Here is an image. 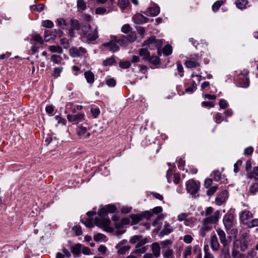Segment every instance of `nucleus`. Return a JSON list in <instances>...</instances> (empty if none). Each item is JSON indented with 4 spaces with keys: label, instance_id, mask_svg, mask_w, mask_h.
<instances>
[{
    "label": "nucleus",
    "instance_id": "1",
    "mask_svg": "<svg viewBox=\"0 0 258 258\" xmlns=\"http://www.w3.org/2000/svg\"><path fill=\"white\" fill-rule=\"evenodd\" d=\"M252 239V238L248 232L240 231L239 238L234 241L233 245L235 247L239 248L241 251L244 252L249 246L252 245L251 243Z\"/></svg>",
    "mask_w": 258,
    "mask_h": 258
},
{
    "label": "nucleus",
    "instance_id": "2",
    "mask_svg": "<svg viewBox=\"0 0 258 258\" xmlns=\"http://www.w3.org/2000/svg\"><path fill=\"white\" fill-rule=\"evenodd\" d=\"M82 31L81 37L83 39H85L89 43L96 40L98 38L97 27L94 30H92L90 25L87 24L84 26Z\"/></svg>",
    "mask_w": 258,
    "mask_h": 258
},
{
    "label": "nucleus",
    "instance_id": "3",
    "mask_svg": "<svg viewBox=\"0 0 258 258\" xmlns=\"http://www.w3.org/2000/svg\"><path fill=\"white\" fill-rule=\"evenodd\" d=\"M205 216L204 220L206 224H216L220 218V211L217 210L214 212L212 207H208L205 210Z\"/></svg>",
    "mask_w": 258,
    "mask_h": 258
},
{
    "label": "nucleus",
    "instance_id": "4",
    "mask_svg": "<svg viewBox=\"0 0 258 258\" xmlns=\"http://www.w3.org/2000/svg\"><path fill=\"white\" fill-rule=\"evenodd\" d=\"M101 219L96 217L94 219V222L96 226L101 228L104 231L107 232H112L113 228L110 226V220L105 217H101Z\"/></svg>",
    "mask_w": 258,
    "mask_h": 258
},
{
    "label": "nucleus",
    "instance_id": "5",
    "mask_svg": "<svg viewBox=\"0 0 258 258\" xmlns=\"http://www.w3.org/2000/svg\"><path fill=\"white\" fill-rule=\"evenodd\" d=\"M200 187V183L198 181L190 179L186 182L187 191L194 197H195Z\"/></svg>",
    "mask_w": 258,
    "mask_h": 258
},
{
    "label": "nucleus",
    "instance_id": "6",
    "mask_svg": "<svg viewBox=\"0 0 258 258\" xmlns=\"http://www.w3.org/2000/svg\"><path fill=\"white\" fill-rule=\"evenodd\" d=\"M163 42L161 39H156L155 36L150 37L149 39L144 42L143 46L148 45L149 47H154L159 50L162 46ZM158 55H161L160 50L158 51Z\"/></svg>",
    "mask_w": 258,
    "mask_h": 258
},
{
    "label": "nucleus",
    "instance_id": "7",
    "mask_svg": "<svg viewBox=\"0 0 258 258\" xmlns=\"http://www.w3.org/2000/svg\"><path fill=\"white\" fill-rule=\"evenodd\" d=\"M68 121L74 124H77L80 122H83L85 119V114L84 113H79L78 114H71L67 115Z\"/></svg>",
    "mask_w": 258,
    "mask_h": 258
},
{
    "label": "nucleus",
    "instance_id": "8",
    "mask_svg": "<svg viewBox=\"0 0 258 258\" xmlns=\"http://www.w3.org/2000/svg\"><path fill=\"white\" fill-rule=\"evenodd\" d=\"M239 218L241 223L247 227L253 218V214L249 211L244 210L240 213Z\"/></svg>",
    "mask_w": 258,
    "mask_h": 258
},
{
    "label": "nucleus",
    "instance_id": "9",
    "mask_svg": "<svg viewBox=\"0 0 258 258\" xmlns=\"http://www.w3.org/2000/svg\"><path fill=\"white\" fill-rule=\"evenodd\" d=\"M216 232L219 236L220 242L223 246V248H226L229 247L230 241H228L227 239L225 232L222 229L218 228L216 229Z\"/></svg>",
    "mask_w": 258,
    "mask_h": 258
},
{
    "label": "nucleus",
    "instance_id": "10",
    "mask_svg": "<svg viewBox=\"0 0 258 258\" xmlns=\"http://www.w3.org/2000/svg\"><path fill=\"white\" fill-rule=\"evenodd\" d=\"M116 210V208L113 205H108L100 209L98 212L100 217H105L108 213H113Z\"/></svg>",
    "mask_w": 258,
    "mask_h": 258
},
{
    "label": "nucleus",
    "instance_id": "11",
    "mask_svg": "<svg viewBox=\"0 0 258 258\" xmlns=\"http://www.w3.org/2000/svg\"><path fill=\"white\" fill-rule=\"evenodd\" d=\"M153 7L148 8L144 12L146 15L150 17H155L160 13V8L155 3H153Z\"/></svg>",
    "mask_w": 258,
    "mask_h": 258
},
{
    "label": "nucleus",
    "instance_id": "12",
    "mask_svg": "<svg viewBox=\"0 0 258 258\" xmlns=\"http://www.w3.org/2000/svg\"><path fill=\"white\" fill-rule=\"evenodd\" d=\"M223 222L226 230H230L233 225V217L230 214H226L223 219Z\"/></svg>",
    "mask_w": 258,
    "mask_h": 258
},
{
    "label": "nucleus",
    "instance_id": "13",
    "mask_svg": "<svg viewBox=\"0 0 258 258\" xmlns=\"http://www.w3.org/2000/svg\"><path fill=\"white\" fill-rule=\"evenodd\" d=\"M210 244L211 248L213 251H218L219 250L220 244L215 234L211 236Z\"/></svg>",
    "mask_w": 258,
    "mask_h": 258
},
{
    "label": "nucleus",
    "instance_id": "14",
    "mask_svg": "<svg viewBox=\"0 0 258 258\" xmlns=\"http://www.w3.org/2000/svg\"><path fill=\"white\" fill-rule=\"evenodd\" d=\"M88 128L89 127L87 123L85 124V126H80L77 131L78 135L85 139L88 138L90 136V134L87 132Z\"/></svg>",
    "mask_w": 258,
    "mask_h": 258
},
{
    "label": "nucleus",
    "instance_id": "15",
    "mask_svg": "<svg viewBox=\"0 0 258 258\" xmlns=\"http://www.w3.org/2000/svg\"><path fill=\"white\" fill-rule=\"evenodd\" d=\"M71 28L69 30V35L71 37H73L74 36V31L78 30L80 28L78 21L75 19H71Z\"/></svg>",
    "mask_w": 258,
    "mask_h": 258
},
{
    "label": "nucleus",
    "instance_id": "16",
    "mask_svg": "<svg viewBox=\"0 0 258 258\" xmlns=\"http://www.w3.org/2000/svg\"><path fill=\"white\" fill-rule=\"evenodd\" d=\"M133 20L135 23L137 24H142L147 23L149 19L147 17H145L142 14L137 13L134 16Z\"/></svg>",
    "mask_w": 258,
    "mask_h": 258
},
{
    "label": "nucleus",
    "instance_id": "17",
    "mask_svg": "<svg viewBox=\"0 0 258 258\" xmlns=\"http://www.w3.org/2000/svg\"><path fill=\"white\" fill-rule=\"evenodd\" d=\"M227 198V191L226 190H223L216 198V204L218 206H221L226 201Z\"/></svg>",
    "mask_w": 258,
    "mask_h": 258
},
{
    "label": "nucleus",
    "instance_id": "18",
    "mask_svg": "<svg viewBox=\"0 0 258 258\" xmlns=\"http://www.w3.org/2000/svg\"><path fill=\"white\" fill-rule=\"evenodd\" d=\"M117 41L111 40L108 42L103 44V46L109 48V50L115 52L119 49V46Z\"/></svg>",
    "mask_w": 258,
    "mask_h": 258
},
{
    "label": "nucleus",
    "instance_id": "19",
    "mask_svg": "<svg viewBox=\"0 0 258 258\" xmlns=\"http://www.w3.org/2000/svg\"><path fill=\"white\" fill-rule=\"evenodd\" d=\"M173 228L170 226L169 223L165 222V224L162 230L160 231V235L163 236L164 235H168L173 232Z\"/></svg>",
    "mask_w": 258,
    "mask_h": 258
},
{
    "label": "nucleus",
    "instance_id": "20",
    "mask_svg": "<svg viewBox=\"0 0 258 258\" xmlns=\"http://www.w3.org/2000/svg\"><path fill=\"white\" fill-rule=\"evenodd\" d=\"M151 249L154 256L157 258L160 255V247L159 243L154 242L151 246Z\"/></svg>",
    "mask_w": 258,
    "mask_h": 258
},
{
    "label": "nucleus",
    "instance_id": "21",
    "mask_svg": "<svg viewBox=\"0 0 258 258\" xmlns=\"http://www.w3.org/2000/svg\"><path fill=\"white\" fill-rule=\"evenodd\" d=\"M239 84L243 88H247L249 84V81L247 76L241 75L239 78Z\"/></svg>",
    "mask_w": 258,
    "mask_h": 258
},
{
    "label": "nucleus",
    "instance_id": "22",
    "mask_svg": "<svg viewBox=\"0 0 258 258\" xmlns=\"http://www.w3.org/2000/svg\"><path fill=\"white\" fill-rule=\"evenodd\" d=\"M115 248L117 249L118 254L123 255L130 249L131 246L129 245L120 246V245H116Z\"/></svg>",
    "mask_w": 258,
    "mask_h": 258
},
{
    "label": "nucleus",
    "instance_id": "23",
    "mask_svg": "<svg viewBox=\"0 0 258 258\" xmlns=\"http://www.w3.org/2000/svg\"><path fill=\"white\" fill-rule=\"evenodd\" d=\"M247 177L249 178L258 179V166L254 167L252 171L248 172Z\"/></svg>",
    "mask_w": 258,
    "mask_h": 258
},
{
    "label": "nucleus",
    "instance_id": "24",
    "mask_svg": "<svg viewBox=\"0 0 258 258\" xmlns=\"http://www.w3.org/2000/svg\"><path fill=\"white\" fill-rule=\"evenodd\" d=\"M124 225L122 223L121 220L120 221H118L115 222V227L117 230V233L118 235L122 234L124 233L125 231V230H123L122 228Z\"/></svg>",
    "mask_w": 258,
    "mask_h": 258
},
{
    "label": "nucleus",
    "instance_id": "25",
    "mask_svg": "<svg viewBox=\"0 0 258 258\" xmlns=\"http://www.w3.org/2000/svg\"><path fill=\"white\" fill-rule=\"evenodd\" d=\"M238 248L235 247L233 245L232 251H231V255L232 258H243L244 254L240 253L239 250H237Z\"/></svg>",
    "mask_w": 258,
    "mask_h": 258
},
{
    "label": "nucleus",
    "instance_id": "26",
    "mask_svg": "<svg viewBox=\"0 0 258 258\" xmlns=\"http://www.w3.org/2000/svg\"><path fill=\"white\" fill-rule=\"evenodd\" d=\"M139 54L145 60H148L150 55V53L146 48H141L139 50Z\"/></svg>",
    "mask_w": 258,
    "mask_h": 258
},
{
    "label": "nucleus",
    "instance_id": "27",
    "mask_svg": "<svg viewBox=\"0 0 258 258\" xmlns=\"http://www.w3.org/2000/svg\"><path fill=\"white\" fill-rule=\"evenodd\" d=\"M84 75L88 83L92 84L94 82V75L91 71L86 72Z\"/></svg>",
    "mask_w": 258,
    "mask_h": 258
},
{
    "label": "nucleus",
    "instance_id": "28",
    "mask_svg": "<svg viewBox=\"0 0 258 258\" xmlns=\"http://www.w3.org/2000/svg\"><path fill=\"white\" fill-rule=\"evenodd\" d=\"M82 249V244L78 243L71 247V251L75 254L80 253Z\"/></svg>",
    "mask_w": 258,
    "mask_h": 258
},
{
    "label": "nucleus",
    "instance_id": "29",
    "mask_svg": "<svg viewBox=\"0 0 258 258\" xmlns=\"http://www.w3.org/2000/svg\"><path fill=\"white\" fill-rule=\"evenodd\" d=\"M49 50L53 53L61 54L62 53V49L59 45H51L48 47Z\"/></svg>",
    "mask_w": 258,
    "mask_h": 258
},
{
    "label": "nucleus",
    "instance_id": "30",
    "mask_svg": "<svg viewBox=\"0 0 258 258\" xmlns=\"http://www.w3.org/2000/svg\"><path fill=\"white\" fill-rule=\"evenodd\" d=\"M70 54L73 57H76L81 55V53L79 52L78 48L76 47H72L70 49Z\"/></svg>",
    "mask_w": 258,
    "mask_h": 258
},
{
    "label": "nucleus",
    "instance_id": "31",
    "mask_svg": "<svg viewBox=\"0 0 258 258\" xmlns=\"http://www.w3.org/2000/svg\"><path fill=\"white\" fill-rule=\"evenodd\" d=\"M63 34V32L60 30H54L50 34L51 38L54 39L56 37H60Z\"/></svg>",
    "mask_w": 258,
    "mask_h": 258
},
{
    "label": "nucleus",
    "instance_id": "32",
    "mask_svg": "<svg viewBox=\"0 0 258 258\" xmlns=\"http://www.w3.org/2000/svg\"><path fill=\"white\" fill-rule=\"evenodd\" d=\"M185 64L188 68H195L199 66L196 61L190 60L186 61Z\"/></svg>",
    "mask_w": 258,
    "mask_h": 258
},
{
    "label": "nucleus",
    "instance_id": "33",
    "mask_svg": "<svg viewBox=\"0 0 258 258\" xmlns=\"http://www.w3.org/2000/svg\"><path fill=\"white\" fill-rule=\"evenodd\" d=\"M130 218L132 220V224H136L140 222L142 219L141 215H131Z\"/></svg>",
    "mask_w": 258,
    "mask_h": 258
},
{
    "label": "nucleus",
    "instance_id": "34",
    "mask_svg": "<svg viewBox=\"0 0 258 258\" xmlns=\"http://www.w3.org/2000/svg\"><path fill=\"white\" fill-rule=\"evenodd\" d=\"M173 250L172 249L166 250L163 253L164 258H174Z\"/></svg>",
    "mask_w": 258,
    "mask_h": 258
},
{
    "label": "nucleus",
    "instance_id": "35",
    "mask_svg": "<svg viewBox=\"0 0 258 258\" xmlns=\"http://www.w3.org/2000/svg\"><path fill=\"white\" fill-rule=\"evenodd\" d=\"M249 191L253 195L258 192V182H254L250 185Z\"/></svg>",
    "mask_w": 258,
    "mask_h": 258
},
{
    "label": "nucleus",
    "instance_id": "36",
    "mask_svg": "<svg viewBox=\"0 0 258 258\" xmlns=\"http://www.w3.org/2000/svg\"><path fill=\"white\" fill-rule=\"evenodd\" d=\"M57 25L61 29H64L68 25L66 21L63 18H58L57 19Z\"/></svg>",
    "mask_w": 258,
    "mask_h": 258
},
{
    "label": "nucleus",
    "instance_id": "37",
    "mask_svg": "<svg viewBox=\"0 0 258 258\" xmlns=\"http://www.w3.org/2000/svg\"><path fill=\"white\" fill-rule=\"evenodd\" d=\"M172 48L170 45H165L163 48V53L165 55H169L171 54Z\"/></svg>",
    "mask_w": 258,
    "mask_h": 258
},
{
    "label": "nucleus",
    "instance_id": "38",
    "mask_svg": "<svg viewBox=\"0 0 258 258\" xmlns=\"http://www.w3.org/2000/svg\"><path fill=\"white\" fill-rule=\"evenodd\" d=\"M247 4V0H237L236 3L237 7L240 9L245 8Z\"/></svg>",
    "mask_w": 258,
    "mask_h": 258
},
{
    "label": "nucleus",
    "instance_id": "39",
    "mask_svg": "<svg viewBox=\"0 0 258 258\" xmlns=\"http://www.w3.org/2000/svg\"><path fill=\"white\" fill-rule=\"evenodd\" d=\"M126 37L127 40L130 43L134 42L137 39L135 32H131Z\"/></svg>",
    "mask_w": 258,
    "mask_h": 258
},
{
    "label": "nucleus",
    "instance_id": "40",
    "mask_svg": "<svg viewBox=\"0 0 258 258\" xmlns=\"http://www.w3.org/2000/svg\"><path fill=\"white\" fill-rule=\"evenodd\" d=\"M150 63L154 64L157 65L159 63L160 60L159 57H158L156 56H149V58L148 59V60Z\"/></svg>",
    "mask_w": 258,
    "mask_h": 258
},
{
    "label": "nucleus",
    "instance_id": "41",
    "mask_svg": "<svg viewBox=\"0 0 258 258\" xmlns=\"http://www.w3.org/2000/svg\"><path fill=\"white\" fill-rule=\"evenodd\" d=\"M256 226H258V218H252L247 227L252 228Z\"/></svg>",
    "mask_w": 258,
    "mask_h": 258
},
{
    "label": "nucleus",
    "instance_id": "42",
    "mask_svg": "<svg viewBox=\"0 0 258 258\" xmlns=\"http://www.w3.org/2000/svg\"><path fill=\"white\" fill-rule=\"evenodd\" d=\"M117 42L121 45H125L128 43L126 36L124 35L121 36Z\"/></svg>",
    "mask_w": 258,
    "mask_h": 258
},
{
    "label": "nucleus",
    "instance_id": "43",
    "mask_svg": "<svg viewBox=\"0 0 258 258\" xmlns=\"http://www.w3.org/2000/svg\"><path fill=\"white\" fill-rule=\"evenodd\" d=\"M128 4V0H118V5L122 10L125 9Z\"/></svg>",
    "mask_w": 258,
    "mask_h": 258
},
{
    "label": "nucleus",
    "instance_id": "44",
    "mask_svg": "<svg viewBox=\"0 0 258 258\" xmlns=\"http://www.w3.org/2000/svg\"><path fill=\"white\" fill-rule=\"evenodd\" d=\"M42 25L47 28H51L54 26V24L51 21L47 20L42 22Z\"/></svg>",
    "mask_w": 258,
    "mask_h": 258
},
{
    "label": "nucleus",
    "instance_id": "45",
    "mask_svg": "<svg viewBox=\"0 0 258 258\" xmlns=\"http://www.w3.org/2000/svg\"><path fill=\"white\" fill-rule=\"evenodd\" d=\"M77 7L80 10L84 11L86 8V3L83 0H78L77 1Z\"/></svg>",
    "mask_w": 258,
    "mask_h": 258
},
{
    "label": "nucleus",
    "instance_id": "46",
    "mask_svg": "<svg viewBox=\"0 0 258 258\" xmlns=\"http://www.w3.org/2000/svg\"><path fill=\"white\" fill-rule=\"evenodd\" d=\"M223 3V2L222 1H218L216 2L212 6L213 11L215 12L218 11Z\"/></svg>",
    "mask_w": 258,
    "mask_h": 258
},
{
    "label": "nucleus",
    "instance_id": "47",
    "mask_svg": "<svg viewBox=\"0 0 258 258\" xmlns=\"http://www.w3.org/2000/svg\"><path fill=\"white\" fill-rule=\"evenodd\" d=\"M257 255V252L254 248H251L247 252L246 258H254Z\"/></svg>",
    "mask_w": 258,
    "mask_h": 258
},
{
    "label": "nucleus",
    "instance_id": "48",
    "mask_svg": "<svg viewBox=\"0 0 258 258\" xmlns=\"http://www.w3.org/2000/svg\"><path fill=\"white\" fill-rule=\"evenodd\" d=\"M222 255L223 256V258H230L229 247H226V248L223 247L222 248Z\"/></svg>",
    "mask_w": 258,
    "mask_h": 258
},
{
    "label": "nucleus",
    "instance_id": "49",
    "mask_svg": "<svg viewBox=\"0 0 258 258\" xmlns=\"http://www.w3.org/2000/svg\"><path fill=\"white\" fill-rule=\"evenodd\" d=\"M72 229L75 232L77 236H80L82 234L81 227L80 225H76L74 226Z\"/></svg>",
    "mask_w": 258,
    "mask_h": 258
},
{
    "label": "nucleus",
    "instance_id": "50",
    "mask_svg": "<svg viewBox=\"0 0 258 258\" xmlns=\"http://www.w3.org/2000/svg\"><path fill=\"white\" fill-rule=\"evenodd\" d=\"M115 62L114 58L112 57L106 59L103 61V64L105 66H111Z\"/></svg>",
    "mask_w": 258,
    "mask_h": 258
},
{
    "label": "nucleus",
    "instance_id": "51",
    "mask_svg": "<svg viewBox=\"0 0 258 258\" xmlns=\"http://www.w3.org/2000/svg\"><path fill=\"white\" fill-rule=\"evenodd\" d=\"M33 40L35 41L39 42L41 44H43L44 42L42 37L39 34L34 35L33 37Z\"/></svg>",
    "mask_w": 258,
    "mask_h": 258
},
{
    "label": "nucleus",
    "instance_id": "52",
    "mask_svg": "<svg viewBox=\"0 0 258 258\" xmlns=\"http://www.w3.org/2000/svg\"><path fill=\"white\" fill-rule=\"evenodd\" d=\"M107 12L105 7H98L95 9V13L98 15H103Z\"/></svg>",
    "mask_w": 258,
    "mask_h": 258
},
{
    "label": "nucleus",
    "instance_id": "53",
    "mask_svg": "<svg viewBox=\"0 0 258 258\" xmlns=\"http://www.w3.org/2000/svg\"><path fill=\"white\" fill-rule=\"evenodd\" d=\"M218 189L217 186H213L209 188L207 191V194L209 196H211L214 195V194L216 191Z\"/></svg>",
    "mask_w": 258,
    "mask_h": 258
},
{
    "label": "nucleus",
    "instance_id": "54",
    "mask_svg": "<svg viewBox=\"0 0 258 258\" xmlns=\"http://www.w3.org/2000/svg\"><path fill=\"white\" fill-rule=\"evenodd\" d=\"M214 179L216 181H219L221 178V173L220 171L217 170L213 171Z\"/></svg>",
    "mask_w": 258,
    "mask_h": 258
},
{
    "label": "nucleus",
    "instance_id": "55",
    "mask_svg": "<svg viewBox=\"0 0 258 258\" xmlns=\"http://www.w3.org/2000/svg\"><path fill=\"white\" fill-rule=\"evenodd\" d=\"M148 242V239L147 238H145L144 239H140L139 241H138V243L136 246V248H138L139 247H143L144 245Z\"/></svg>",
    "mask_w": 258,
    "mask_h": 258
},
{
    "label": "nucleus",
    "instance_id": "56",
    "mask_svg": "<svg viewBox=\"0 0 258 258\" xmlns=\"http://www.w3.org/2000/svg\"><path fill=\"white\" fill-rule=\"evenodd\" d=\"M191 254V247L190 246H188L186 247L184 250L183 253V258H187L188 256L190 255Z\"/></svg>",
    "mask_w": 258,
    "mask_h": 258
},
{
    "label": "nucleus",
    "instance_id": "57",
    "mask_svg": "<svg viewBox=\"0 0 258 258\" xmlns=\"http://www.w3.org/2000/svg\"><path fill=\"white\" fill-rule=\"evenodd\" d=\"M81 221L87 227L91 228L94 226L92 220L90 218H88L85 221L82 220Z\"/></svg>",
    "mask_w": 258,
    "mask_h": 258
},
{
    "label": "nucleus",
    "instance_id": "58",
    "mask_svg": "<svg viewBox=\"0 0 258 258\" xmlns=\"http://www.w3.org/2000/svg\"><path fill=\"white\" fill-rule=\"evenodd\" d=\"M60 44L63 46V48L65 49H67L69 48L70 46V43L69 40L66 38H63L60 39Z\"/></svg>",
    "mask_w": 258,
    "mask_h": 258
},
{
    "label": "nucleus",
    "instance_id": "59",
    "mask_svg": "<svg viewBox=\"0 0 258 258\" xmlns=\"http://www.w3.org/2000/svg\"><path fill=\"white\" fill-rule=\"evenodd\" d=\"M51 59L54 63H58L61 61L62 57L59 55L53 54L51 56Z\"/></svg>",
    "mask_w": 258,
    "mask_h": 258
},
{
    "label": "nucleus",
    "instance_id": "60",
    "mask_svg": "<svg viewBox=\"0 0 258 258\" xmlns=\"http://www.w3.org/2000/svg\"><path fill=\"white\" fill-rule=\"evenodd\" d=\"M136 249L133 252L135 253H144L147 250V248L146 246L139 247L138 248H136Z\"/></svg>",
    "mask_w": 258,
    "mask_h": 258
},
{
    "label": "nucleus",
    "instance_id": "61",
    "mask_svg": "<svg viewBox=\"0 0 258 258\" xmlns=\"http://www.w3.org/2000/svg\"><path fill=\"white\" fill-rule=\"evenodd\" d=\"M183 240L185 243H186L187 244H189V243H191V242L192 241L193 238L192 237V236L191 235L186 234L184 236Z\"/></svg>",
    "mask_w": 258,
    "mask_h": 258
},
{
    "label": "nucleus",
    "instance_id": "62",
    "mask_svg": "<svg viewBox=\"0 0 258 258\" xmlns=\"http://www.w3.org/2000/svg\"><path fill=\"white\" fill-rule=\"evenodd\" d=\"M215 120L218 124L220 123L222 121L223 118L221 113L218 112L215 114Z\"/></svg>",
    "mask_w": 258,
    "mask_h": 258
},
{
    "label": "nucleus",
    "instance_id": "63",
    "mask_svg": "<svg viewBox=\"0 0 258 258\" xmlns=\"http://www.w3.org/2000/svg\"><path fill=\"white\" fill-rule=\"evenodd\" d=\"M119 66L122 69H127L130 67L131 63L128 61H120L119 63Z\"/></svg>",
    "mask_w": 258,
    "mask_h": 258
},
{
    "label": "nucleus",
    "instance_id": "64",
    "mask_svg": "<svg viewBox=\"0 0 258 258\" xmlns=\"http://www.w3.org/2000/svg\"><path fill=\"white\" fill-rule=\"evenodd\" d=\"M91 112L92 114V115L95 117L96 118L98 116V115L100 114V110L98 108H93L91 109Z\"/></svg>",
    "mask_w": 258,
    "mask_h": 258
}]
</instances>
